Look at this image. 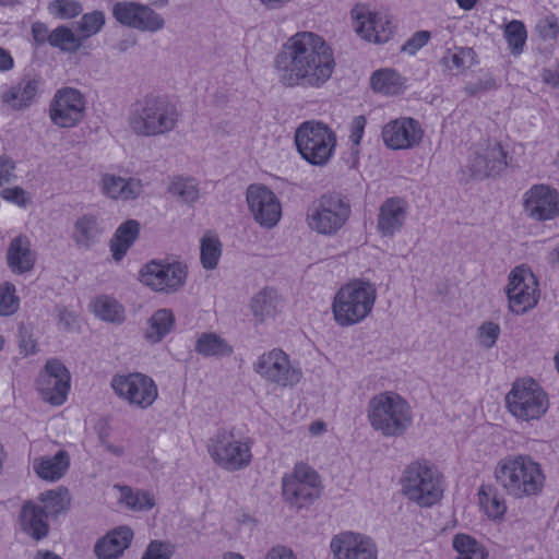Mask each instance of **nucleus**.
<instances>
[{
  "mask_svg": "<svg viewBox=\"0 0 559 559\" xmlns=\"http://www.w3.org/2000/svg\"><path fill=\"white\" fill-rule=\"evenodd\" d=\"M187 265L179 261L151 260L139 272V281L156 293L174 294L183 287Z\"/></svg>",
  "mask_w": 559,
  "mask_h": 559,
  "instance_id": "nucleus-11",
  "label": "nucleus"
},
{
  "mask_svg": "<svg viewBox=\"0 0 559 559\" xmlns=\"http://www.w3.org/2000/svg\"><path fill=\"white\" fill-rule=\"evenodd\" d=\"M169 191L186 203H192L199 198L198 183L193 178H176L171 182Z\"/></svg>",
  "mask_w": 559,
  "mask_h": 559,
  "instance_id": "nucleus-48",
  "label": "nucleus"
},
{
  "mask_svg": "<svg viewBox=\"0 0 559 559\" xmlns=\"http://www.w3.org/2000/svg\"><path fill=\"white\" fill-rule=\"evenodd\" d=\"M333 559H377L374 544L352 532L341 533L331 540Z\"/></svg>",
  "mask_w": 559,
  "mask_h": 559,
  "instance_id": "nucleus-23",
  "label": "nucleus"
},
{
  "mask_svg": "<svg viewBox=\"0 0 559 559\" xmlns=\"http://www.w3.org/2000/svg\"><path fill=\"white\" fill-rule=\"evenodd\" d=\"M111 388L119 397L141 409L148 408L158 396L154 380L140 372L115 376Z\"/></svg>",
  "mask_w": 559,
  "mask_h": 559,
  "instance_id": "nucleus-15",
  "label": "nucleus"
},
{
  "mask_svg": "<svg viewBox=\"0 0 559 559\" xmlns=\"http://www.w3.org/2000/svg\"><path fill=\"white\" fill-rule=\"evenodd\" d=\"M479 503L489 518L498 519L507 511L504 500L491 486H481L478 491Z\"/></svg>",
  "mask_w": 559,
  "mask_h": 559,
  "instance_id": "nucleus-42",
  "label": "nucleus"
},
{
  "mask_svg": "<svg viewBox=\"0 0 559 559\" xmlns=\"http://www.w3.org/2000/svg\"><path fill=\"white\" fill-rule=\"evenodd\" d=\"M57 312L59 322L64 325L66 329H72L76 321V316L73 311H70L64 306H57Z\"/></svg>",
  "mask_w": 559,
  "mask_h": 559,
  "instance_id": "nucleus-61",
  "label": "nucleus"
},
{
  "mask_svg": "<svg viewBox=\"0 0 559 559\" xmlns=\"http://www.w3.org/2000/svg\"><path fill=\"white\" fill-rule=\"evenodd\" d=\"M370 85L377 93L395 95L404 91L405 79L399 72H373Z\"/></svg>",
  "mask_w": 559,
  "mask_h": 559,
  "instance_id": "nucleus-38",
  "label": "nucleus"
},
{
  "mask_svg": "<svg viewBox=\"0 0 559 559\" xmlns=\"http://www.w3.org/2000/svg\"><path fill=\"white\" fill-rule=\"evenodd\" d=\"M366 118L362 115L356 116L350 123V134L349 140L354 146H358L360 144L365 127H366Z\"/></svg>",
  "mask_w": 559,
  "mask_h": 559,
  "instance_id": "nucleus-59",
  "label": "nucleus"
},
{
  "mask_svg": "<svg viewBox=\"0 0 559 559\" xmlns=\"http://www.w3.org/2000/svg\"><path fill=\"white\" fill-rule=\"evenodd\" d=\"M407 202L400 197L386 199L379 207L377 229L383 237L399 233L406 219Z\"/></svg>",
  "mask_w": 559,
  "mask_h": 559,
  "instance_id": "nucleus-25",
  "label": "nucleus"
},
{
  "mask_svg": "<svg viewBox=\"0 0 559 559\" xmlns=\"http://www.w3.org/2000/svg\"><path fill=\"white\" fill-rule=\"evenodd\" d=\"M94 312L104 321L117 322L122 319L121 306L108 297H102L95 301Z\"/></svg>",
  "mask_w": 559,
  "mask_h": 559,
  "instance_id": "nucleus-49",
  "label": "nucleus"
},
{
  "mask_svg": "<svg viewBox=\"0 0 559 559\" xmlns=\"http://www.w3.org/2000/svg\"><path fill=\"white\" fill-rule=\"evenodd\" d=\"M14 169L15 164L7 155L0 156V187H2L5 183H9L15 176H14Z\"/></svg>",
  "mask_w": 559,
  "mask_h": 559,
  "instance_id": "nucleus-57",
  "label": "nucleus"
},
{
  "mask_svg": "<svg viewBox=\"0 0 559 559\" xmlns=\"http://www.w3.org/2000/svg\"><path fill=\"white\" fill-rule=\"evenodd\" d=\"M140 235V223L127 219L115 231L110 240V251L115 261H120L127 254Z\"/></svg>",
  "mask_w": 559,
  "mask_h": 559,
  "instance_id": "nucleus-31",
  "label": "nucleus"
},
{
  "mask_svg": "<svg viewBox=\"0 0 559 559\" xmlns=\"http://www.w3.org/2000/svg\"><path fill=\"white\" fill-rule=\"evenodd\" d=\"M441 474L428 461H415L408 464L402 475L403 493L419 507H431L443 495Z\"/></svg>",
  "mask_w": 559,
  "mask_h": 559,
  "instance_id": "nucleus-6",
  "label": "nucleus"
},
{
  "mask_svg": "<svg viewBox=\"0 0 559 559\" xmlns=\"http://www.w3.org/2000/svg\"><path fill=\"white\" fill-rule=\"evenodd\" d=\"M430 39L431 33L429 31H417L404 43L402 51L409 56H415Z\"/></svg>",
  "mask_w": 559,
  "mask_h": 559,
  "instance_id": "nucleus-54",
  "label": "nucleus"
},
{
  "mask_svg": "<svg viewBox=\"0 0 559 559\" xmlns=\"http://www.w3.org/2000/svg\"><path fill=\"white\" fill-rule=\"evenodd\" d=\"M264 559H297L294 555L293 550L284 547V546H277L273 547L271 550L267 551Z\"/></svg>",
  "mask_w": 559,
  "mask_h": 559,
  "instance_id": "nucleus-62",
  "label": "nucleus"
},
{
  "mask_svg": "<svg viewBox=\"0 0 559 559\" xmlns=\"http://www.w3.org/2000/svg\"><path fill=\"white\" fill-rule=\"evenodd\" d=\"M382 138L392 150H406L417 145L423 138V130L413 118L396 119L384 126Z\"/></svg>",
  "mask_w": 559,
  "mask_h": 559,
  "instance_id": "nucleus-24",
  "label": "nucleus"
},
{
  "mask_svg": "<svg viewBox=\"0 0 559 559\" xmlns=\"http://www.w3.org/2000/svg\"><path fill=\"white\" fill-rule=\"evenodd\" d=\"M40 509L49 516H58L69 504V493L67 489L48 490L39 495Z\"/></svg>",
  "mask_w": 559,
  "mask_h": 559,
  "instance_id": "nucleus-41",
  "label": "nucleus"
},
{
  "mask_svg": "<svg viewBox=\"0 0 559 559\" xmlns=\"http://www.w3.org/2000/svg\"><path fill=\"white\" fill-rule=\"evenodd\" d=\"M51 31L47 24L43 22H34L32 24V36L37 45L49 44L50 45Z\"/></svg>",
  "mask_w": 559,
  "mask_h": 559,
  "instance_id": "nucleus-60",
  "label": "nucleus"
},
{
  "mask_svg": "<svg viewBox=\"0 0 559 559\" xmlns=\"http://www.w3.org/2000/svg\"><path fill=\"white\" fill-rule=\"evenodd\" d=\"M295 143L305 160L314 166H323L333 155L336 136L322 122L305 121L296 130Z\"/></svg>",
  "mask_w": 559,
  "mask_h": 559,
  "instance_id": "nucleus-10",
  "label": "nucleus"
},
{
  "mask_svg": "<svg viewBox=\"0 0 559 559\" xmlns=\"http://www.w3.org/2000/svg\"><path fill=\"white\" fill-rule=\"evenodd\" d=\"M207 452L217 465L228 472L242 469L251 462L250 447L225 429L209 439Z\"/></svg>",
  "mask_w": 559,
  "mask_h": 559,
  "instance_id": "nucleus-12",
  "label": "nucleus"
},
{
  "mask_svg": "<svg viewBox=\"0 0 559 559\" xmlns=\"http://www.w3.org/2000/svg\"><path fill=\"white\" fill-rule=\"evenodd\" d=\"M200 260L205 270H214L222 254V243L216 236L205 235L201 239Z\"/></svg>",
  "mask_w": 559,
  "mask_h": 559,
  "instance_id": "nucleus-46",
  "label": "nucleus"
},
{
  "mask_svg": "<svg viewBox=\"0 0 559 559\" xmlns=\"http://www.w3.org/2000/svg\"><path fill=\"white\" fill-rule=\"evenodd\" d=\"M174 547L169 543L152 540L141 559H170Z\"/></svg>",
  "mask_w": 559,
  "mask_h": 559,
  "instance_id": "nucleus-56",
  "label": "nucleus"
},
{
  "mask_svg": "<svg viewBox=\"0 0 559 559\" xmlns=\"http://www.w3.org/2000/svg\"><path fill=\"white\" fill-rule=\"evenodd\" d=\"M104 228L98 219L91 214L79 217L73 226L72 239L80 249L88 250L99 241Z\"/></svg>",
  "mask_w": 559,
  "mask_h": 559,
  "instance_id": "nucleus-29",
  "label": "nucleus"
},
{
  "mask_svg": "<svg viewBox=\"0 0 559 559\" xmlns=\"http://www.w3.org/2000/svg\"><path fill=\"white\" fill-rule=\"evenodd\" d=\"M246 199L254 221L264 228L277 225L282 215L281 203L275 193L263 185H250Z\"/></svg>",
  "mask_w": 559,
  "mask_h": 559,
  "instance_id": "nucleus-20",
  "label": "nucleus"
},
{
  "mask_svg": "<svg viewBox=\"0 0 559 559\" xmlns=\"http://www.w3.org/2000/svg\"><path fill=\"white\" fill-rule=\"evenodd\" d=\"M523 209L533 221H551L559 215V192L548 185H534L523 194Z\"/></svg>",
  "mask_w": 559,
  "mask_h": 559,
  "instance_id": "nucleus-21",
  "label": "nucleus"
},
{
  "mask_svg": "<svg viewBox=\"0 0 559 559\" xmlns=\"http://www.w3.org/2000/svg\"><path fill=\"white\" fill-rule=\"evenodd\" d=\"M453 549L457 552L456 559H486L487 552L484 546L473 536L459 533L452 539Z\"/></svg>",
  "mask_w": 559,
  "mask_h": 559,
  "instance_id": "nucleus-39",
  "label": "nucleus"
},
{
  "mask_svg": "<svg viewBox=\"0 0 559 559\" xmlns=\"http://www.w3.org/2000/svg\"><path fill=\"white\" fill-rule=\"evenodd\" d=\"M38 84L39 82L37 80L22 82L3 93L2 100L10 105L14 110L28 107L37 94Z\"/></svg>",
  "mask_w": 559,
  "mask_h": 559,
  "instance_id": "nucleus-33",
  "label": "nucleus"
},
{
  "mask_svg": "<svg viewBox=\"0 0 559 559\" xmlns=\"http://www.w3.org/2000/svg\"><path fill=\"white\" fill-rule=\"evenodd\" d=\"M175 318L169 309H159L148 320L145 338L151 343L160 342L173 329Z\"/></svg>",
  "mask_w": 559,
  "mask_h": 559,
  "instance_id": "nucleus-36",
  "label": "nucleus"
},
{
  "mask_svg": "<svg viewBox=\"0 0 559 559\" xmlns=\"http://www.w3.org/2000/svg\"><path fill=\"white\" fill-rule=\"evenodd\" d=\"M502 36L508 50L513 56L524 52L527 43V28L520 20H511L502 25Z\"/></svg>",
  "mask_w": 559,
  "mask_h": 559,
  "instance_id": "nucleus-34",
  "label": "nucleus"
},
{
  "mask_svg": "<svg viewBox=\"0 0 559 559\" xmlns=\"http://www.w3.org/2000/svg\"><path fill=\"white\" fill-rule=\"evenodd\" d=\"M319 474L309 465L296 464L294 472L283 478V495L286 501L297 508L311 504L321 495Z\"/></svg>",
  "mask_w": 559,
  "mask_h": 559,
  "instance_id": "nucleus-13",
  "label": "nucleus"
},
{
  "mask_svg": "<svg viewBox=\"0 0 559 559\" xmlns=\"http://www.w3.org/2000/svg\"><path fill=\"white\" fill-rule=\"evenodd\" d=\"M535 29L543 39H556L559 35V20L554 14H547L538 20Z\"/></svg>",
  "mask_w": 559,
  "mask_h": 559,
  "instance_id": "nucleus-53",
  "label": "nucleus"
},
{
  "mask_svg": "<svg viewBox=\"0 0 559 559\" xmlns=\"http://www.w3.org/2000/svg\"><path fill=\"white\" fill-rule=\"evenodd\" d=\"M504 400L509 413L522 421L540 419L549 407L548 395L533 379L515 380Z\"/></svg>",
  "mask_w": 559,
  "mask_h": 559,
  "instance_id": "nucleus-9",
  "label": "nucleus"
},
{
  "mask_svg": "<svg viewBox=\"0 0 559 559\" xmlns=\"http://www.w3.org/2000/svg\"><path fill=\"white\" fill-rule=\"evenodd\" d=\"M368 419L370 426L384 437H399L411 426L412 412L400 395L383 392L369 401Z\"/></svg>",
  "mask_w": 559,
  "mask_h": 559,
  "instance_id": "nucleus-5",
  "label": "nucleus"
},
{
  "mask_svg": "<svg viewBox=\"0 0 559 559\" xmlns=\"http://www.w3.org/2000/svg\"><path fill=\"white\" fill-rule=\"evenodd\" d=\"M70 465V456L67 451L60 450L53 456L36 459L34 469L37 475L46 480L60 479Z\"/></svg>",
  "mask_w": 559,
  "mask_h": 559,
  "instance_id": "nucleus-32",
  "label": "nucleus"
},
{
  "mask_svg": "<svg viewBox=\"0 0 559 559\" xmlns=\"http://www.w3.org/2000/svg\"><path fill=\"white\" fill-rule=\"evenodd\" d=\"M278 305V298L274 290L263 289L251 300V310L259 321L275 313Z\"/></svg>",
  "mask_w": 559,
  "mask_h": 559,
  "instance_id": "nucleus-43",
  "label": "nucleus"
},
{
  "mask_svg": "<svg viewBox=\"0 0 559 559\" xmlns=\"http://www.w3.org/2000/svg\"><path fill=\"white\" fill-rule=\"evenodd\" d=\"M194 349L203 357H226L233 353V347L224 338L211 332L198 337Z\"/></svg>",
  "mask_w": 559,
  "mask_h": 559,
  "instance_id": "nucleus-35",
  "label": "nucleus"
},
{
  "mask_svg": "<svg viewBox=\"0 0 559 559\" xmlns=\"http://www.w3.org/2000/svg\"><path fill=\"white\" fill-rule=\"evenodd\" d=\"M36 383L43 400L59 406L66 402L70 390L69 370L59 359H48Z\"/></svg>",
  "mask_w": 559,
  "mask_h": 559,
  "instance_id": "nucleus-19",
  "label": "nucleus"
},
{
  "mask_svg": "<svg viewBox=\"0 0 559 559\" xmlns=\"http://www.w3.org/2000/svg\"><path fill=\"white\" fill-rule=\"evenodd\" d=\"M83 7L78 0H51L47 4L48 13L59 20H71L81 14Z\"/></svg>",
  "mask_w": 559,
  "mask_h": 559,
  "instance_id": "nucleus-47",
  "label": "nucleus"
},
{
  "mask_svg": "<svg viewBox=\"0 0 559 559\" xmlns=\"http://www.w3.org/2000/svg\"><path fill=\"white\" fill-rule=\"evenodd\" d=\"M504 292L509 309L516 316L526 313L536 307L539 300L538 282L532 271L523 265L511 271Z\"/></svg>",
  "mask_w": 559,
  "mask_h": 559,
  "instance_id": "nucleus-14",
  "label": "nucleus"
},
{
  "mask_svg": "<svg viewBox=\"0 0 559 559\" xmlns=\"http://www.w3.org/2000/svg\"><path fill=\"white\" fill-rule=\"evenodd\" d=\"M115 20L127 27L145 33H156L164 28V17L150 5L136 1H118L112 7Z\"/></svg>",
  "mask_w": 559,
  "mask_h": 559,
  "instance_id": "nucleus-16",
  "label": "nucleus"
},
{
  "mask_svg": "<svg viewBox=\"0 0 559 559\" xmlns=\"http://www.w3.org/2000/svg\"><path fill=\"white\" fill-rule=\"evenodd\" d=\"M508 153L501 143L493 141L478 150L469 160L471 176L476 179H485L499 175L508 166Z\"/></svg>",
  "mask_w": 559,
  "mask_h": 559,
  "instance_id": "nucleus-22",
  "label": "nucleus"
},
{
  "mask_svg": "<svg viewBox=\"0 0 559 559\" xmlns=\"http://www.w3.org/2000/svg\"><path fill=\"white\" fill-rule=\"evenodd\" d=\"M377 299L374 284L355 280L343 285L336 293L332 312L341 326H352L365 320L371 312Z\"/></svg>",
  "mask_w": 559,
  "mask_h": 559,
  "instance_id": "nucleus-4",
  "label": "nucleus"
},
{
  "mask_svg": "<svg viewBox=\"0 0 559 559\" xmlns=\"http://www.w3.org/2000/svg\"><path fill=\"white\" fill-rule=\"evenodd\" d=\"M496 481L515 499L530 498L543 491L545 475L539 463L530 455L508 456L495 468Z\"/></svg>",
  "mask_w": 559,
  "mask_h": 559,
  "instance_id": "nucleus-3",
  "label": "nucleus"
},
{
  "mask_svg": "<svg viewBox=\"0 0 559 559\" xmlns=\"http://www.w3.org/2000/svg\"><path fill=\"white\" fill-rule=\"evenodd\" d=\"M352 214L349 200L340 193H325L307 209L308 227L324 236H333L341 230Z\"/></svg>",
  "mask_w": 559,
  "mask_h": 559,
  "instance_id": "nucleus-8",
  "label": "nucleus"
},
{
  "mask_svg": "<svg viewBox=\"0 0 559 559\" xmlns=\"http://www.w3.org/2000/svg\"><path fill=\"white\" fill-rule=\"evenodd\" d=\"M253 369L265 380L281 386H293L302 377L301 370L292 366L288 355L277 348L261 355Z\"/></svg>",
  "mask_w": 559,
  "mask_h": 559,
  "instance_id": "nucleus-17",
  "label": "nucleus"
},
{
  "mask_svg": "<svg viewBox=\"0 0 559 559\" xmlns=\"http://www.w3.org/2000/svg\"><path fill=\"white\" fill-rule=\"evenodd\" d=\"M349 23L355 35L369 44L389 43L396 33L394 16L386 10L357 2L349 10Z\"/></svg>",
  "mask_w": 559,
  "mask_h": 559,
  "instance_id": "nucleus-7",
  "label": "nucleus"
},
{
  "mask_svg": "<svg viewBox=\"0 0 559 559\" xmlns=\"http://www.w3.org/2000/svg\"><path fill=\"white\" fill-rule=\"evenodd\" d=\"M132 537L133 532L129 527H118L96 543L95 555L98 559H116L129 547Z\"/></svg>",
  "mask_w": 559,
  "mask_h": 559,
  "instance_id": "nucleus-27",
  "label": "nucleus"
},
{
  "mask_svg": "<svg viewBox=\"0 0 559 559\" xmlns=\"http://www.w3.org/2000/svg\"><path fill=\"white\" fill-rule=\"evenodd\" d=\"M8 265L16 273H25L33 269L35 255L31 250V242L26 236L13 238L7 251Z\"/></svg>",
  "mask_w": 559,
  "mask_h": 559,
  "instance_id": "nucleus-28",
  "label": "nucleus"
},
{
  "mask_svg": "<svg viewBox=\"0 0 559 559\" xmlns=\"http://www.w3.org/2000/svg\"><path fill=\"white\" fill-rule=\"evenodd\" d=\"M50 46L66 52L81 48L82 39L70 27L61 25L51 31Z\"/></svg>",
  "mask_w": 559,
  "mask_h": 559,
  "instance_id": "nucleus-45",
  "label": "nucleus"
},
{
  "mask_svg": "<svg viewBox=\"0 0 559 559\" xmlns=\"http://www.w3.org/2000/svg\"><path fill=\"white\" fill-rule=\"evenodd\" d=\"M106 24V15L103 11L94 10L84 13L76 22V31L80 38L87 39L100 33Z\"/></svg>",
  "mask_w": 559,
  "mask_h": 559,
  "instance_id": "nucleus-44",
  "label": "nucleus"
},
{
  "mask_svg": "<svg viewBox=\"0 0 559 559\" xmlns=\"http://www.w3.org/2000/svg\"><path fill=\"white\" fill-rule=\"evenodd\" d=\"M0 195L5 201L15 203L20 206H25L27 203V198L25 197V191L21 187L14 188H4Z\"/></svg>",
  "mask_w": 559,
  "mask_h": 559,
  "instance_id": "nucleus-58",
  "label": "nucleus"
},
{
  "mask_svg": "<svg viewBox=\"0 0 559 559\" xmlns=\"http://www.w3.org/2000/svg\"><path fill=\"white\" fill-rule=\"evenodd\" d=\"M19 520L22 531L35 540H41L49 533L48 516L39 504L31 500L23 503Z\"/></svg>",
  "mask_w": 559,
  "mask_h": 559,
  "instance_id": "nucleus-26",
  "label": "nucleus"
},
{
  "mask_svg": "<svg viewBox=\"0 0 559 559\" xmlns=\"http://www.w3.org/2000/svg\"><path fill=\"white\" fill-rule=\"evenodd\" d=\"M179 117L177 105L168 96L147 94L132 104L128 123L139 136H158L175 130Z\"/></svg>",
  "mask_w": 559,
  "mask_h": 559,
  "instance_id": "nucleus-2",
  "label": "nucleus"
},
{
  "mask_svg": "<svg viewBox=\"0 0 559 559\" xmlns=\"http://www.w3.org/2000/svg\"><path fill=\"white\" fill-rule=\"evenodd\" d=\"M36 341L31 335H22L20 341L21 353L32 355L36 353Z\"/></svg>",
  "mask_w": 559,
  "mask_h": 559,
  "instance_id": "nucleus-63",
  "label": "nucleus"
},
{
  "mask_svg": "<svg viewBox=\"0 0 559 559\" xmlns=\"http://www.w3.org/2000/svg\"><path fill=\"white\" fill-rule=\"evenodd\" d=\"M331 76V72H284L281 75L283 85L293 86H320Z\"/></svg>",
  "mask_w": 559,
  "mask_h": 559,
  "instance_id": "nucleus-40",
  "label": "nucleus"
},
{
  "mask_svg": "<svg viewBox=\"0 0 559 559\" xmlns=\"http://www.w3.org/2000/svg\"><path fill=\"white\" fill-rule=\"evenodd\" d=\"M85 99L82 93L72 87H63L56 92L49 107L51 121L60 128H73L85 115Z\"/></svg>",
  "mask_w": 559,
  "mask_h": 559,
  "instance_id": "nucleus-18",
  "label": "nucleus"
},
{
  "mask_svg": "<svg viewBox=\"0 0 559 559\" xmlns=\"http://www.w3.org/2000/svg\"><path fill=\"white\" fill-rule=\"evenodd\" d=\"M483 74L476 79L468 80L465 84V91L472 96L479 95L496 88V80L490 72H481Z\"/></svg>",
  "mask_w": 559,
  "mask_h": 559,
  "instance_id": "nucleus-51",
  "label": "nucleus"
},
{
  "mask_svg": "<svg viewBox=\"0 0 559 559\" xmlns=\"http://www.w3.org/2000/svg\"><path fill=\"white\" fill-rule=\"evenodd\" d=\"M275 63L278 70H332L334 52L323 36L312 31H299L282 45Z\"/></svg>",
  "mask_w": 559,
  "mask_h": 559,
  "instance_id": "nucleus-1",
  "label": "nucleus"
},
{
  "mask_svg": "<svg viewBox=\"0 0 559 559\" xmlns=\"http://www.w3.org/2000/svg\"><path fill=\"white\" fill-rule=\"evenodd\" d=\"M103 192L111 199L132 200L142 192L140 180L124 179L115 175H105L102 178Z\"/></svg>",
  "mask_w": 559,
  "mask_h": 559,
  "instance_id": "nucleus-30",
  "label": "nucleus"
},
{
  "mask_svg": "<svg viewBox=\"0 0 559 559\" xmlns=\"http://www.w3.org/2000/svg\"><path fill=\"white\" fill-rule=\"evenodd\" d=\"M477 334L481 346L491 348L499 337L500 326L492 321H487L478 328Z\"/></svg>",
  "mask_w": 559,
  "mask_h": 559,
  "instance_id": "nucleus-55",
  "label": "nucleus"
},
{
  "mask_svg": "<svg viewBox=\"0 0 559 559\" xmlns=\"http://www.w3.org/2000/svg\"><path fill=\"white\" fill-rule=\"evenodd\" d=\"M14 66L11 53L0 47V70H11Z\"/></svg>",
  "mask_w": 559,
  "mask_h": 559,
  "instance_id": "nucleus-64",
  "label": "nucleus"
},
{
  "mask_svg": "<svg viewBox=\"0 0 559 559\" xmlns=\"http://www.w3.org/2000/svg\"><path fill=\"white\" fill-rule=\"evenodd\" d=\"M128 492L123 493L124 501L128 507L133 510H148L154 506V499L147 491L132 492L130 488H127Z\"/></svg>",
  "mask_w": 559,
  "mask_h": 559,
  "instance_id": "nucleus-52",
  "label": "nucleus"
},
{
  "mask_svg": "<svg viewBox=\"0 0 559 559\" xmlns=\"http://www.w3.org/2000/svg\"><path fill=\"white\" fill-rule=\"evenodd\" d=\"M14 292L15 287L9 283L0 285V316H11L19 309L20 300Z\"/></svg>",
  "mask_w": 559,
  "mask_h": 559,
  "instance_id": "nucleus-50",
  "label": "nucleus"
},
{
  "mask_svg": "<svg viewBox=\"0 0 559 559\" xmlns=\"http://www.w3.org/2000/svg\"><path fill=\"white\" fill-rule=\"evenodd\" d=\"M478 63V58L473 48L453 47L445 51L442 64L449 70H468Z\"/></svg>",
  "mask_w": 559,
  "mask_h": 559,
  "instance_id": "nucleus-37",
  "label": "nucleus"
}]
</instances>
